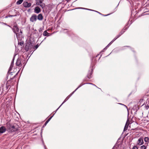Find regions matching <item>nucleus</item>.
<instances>
[{"mask_svg":"<svg viewBox=\"0 0 149 149\" xmlns=\"http://www.w3.org/2000/svg\"><path fill=\"white\" fill-rule=\"evenodd\" d=\"M143 138H139L137 141L135 146H134L132 149H146L147 147L145 145H143L140 147V146L143 144Z\"/></svg>","mask_w":149,"mask_h":149,"instance_id":"obj_1","label":"nucleus"},{"mask_svg":"<svg viewBox=\"0 0 149 149\" xmlns=\"http://www.w3.org/2000/svg\"><path fill=\"white\" fill-rule=\"evenodd\" d=\"M7 130L9 132H13L17 131V127L16 126L12 125L10 124H7Z\"/></svg>","mask_w":149,"mask_h":149,"instance_id":"obj_2","label":"nucleus"},{"mask_svg":"<svg viewBox=\"0 0 149 149\" xmlns=\"http://www.w3.org/2000/svg\"><path fill=\"white\" fill-rule=\"evenodd\" d=\"M33 45L30 42H27L26 44L25 47V49L26 51L29 50H32L33 49Z\"/></svg>","mask_w":149,"mask_h":149,"instance_id":"obj_3","label":"nucleus"},{"mask_svg":"<svg viewBox=\"0 0 149 149\" xmlns=\"http://www.w3.org/2000/svg\"><path fill=\"white\" fill-rule=\"evenodd\" d=\"M37 20V16L35 14H33L30 18V21L33 22H36Z\"/></svg>","mask_w":149,"mask_h":149,"instance_id":"obj_4","label":"nucleus"},{"mask_svg":"<svg viewBox=\"0 0 149 149\" xmlns=\"http://www.w3.org/2000/svg\"><path fill=\"white\" fill-rule=\"evenodd\" d=\"M22 32L21 30H20V32L19 33H16L17 38L18 40H21V38L22 37Z\"/></svg>","mask_w":149,"mask_h":149,"instance_id":"obj_5","label":"nucleus"},{"mask_svg":"<svg viewBox=\"0 0 149 149\" xmlns=\"http://www.w3.org/2000/svg\"><path fill=\"white\" fill-rule=\"evenodd\" d=\"M13 30L14 32L15 33H17V32L19 31V29L17 27V24H15L13 28Z\"/></svg>","mask_w":149,"mask_h":149,"instance_id":"obj_6","label":"nucleus"},{"mask_svg":"<svg viewBox=\"0 0 149 149\" xmlns=\"http://www.w3.org/2000/svg\"><path fill=\"white\" fill-rule=\"evenodd\" d=\"M23 5L24 7L29 8L31 6V3H28L27 1H25L24 2Z\"/></svg>","mask_w":149,"mask_h":149,"instance_id":"obj_7","label":"nucleus"},{"mask_svg":"<svg viewBox=\"0 0 149 149\" xmlns=\"http://www.w3.org/2000/svg\"><path fill=\"white\" fill-rule=\"evenodd\" d=\"M121 35L119 33V34L112 41H111V42L107 45V46L106 47V48L107 47H108L109 45H111L115 40L117 39L118 38H119Z\"/></svg>","mask_w":149,"mask_h":149,"instance_id":"obj_8","label":"nucleus"},{"mask_svg":"<svg viewBox=\"0 0 149 149\" xmlns=\"http://www.w3.org/2000/svg\"><path fill=\"white\" fill-rule=\"evenodd\" d=\"M41 12V9L38 6L36 7L34 9V12L38 14Z\"/></svg>","mask_w":149,"mask_h":149,"instance_id":"obj_9","label":"nucleus"},{"mask_svg":"<svg viewBox=\"0 0 149 149\" xmlns=\"http://www.w3.org/2000/svg\"><path fill=\"white\" fill-rule=\"evenodd\" d=\"M6 130V129L4 126H1L0 127V134L5 132Z\"/></svg>","mask_w":149,"mask_h":149,"instance_id":"obj_10","label":"nucleus"},{"mask_svg":"<svg viewBox=\"0 0 149 149\" xmlns=\"http://www.w3.org/2000/svg\"><path fill=\"white\" fill-rule=\"evenodd\" d=\"M43 19V16L41 14H39L37 16V19L40 21H42Z\"/></svg>","mask_w":149,"mask_h":149,"instance_id":"obj_11","label":"nucleus"},{"mask_svg":"<svg viewBox=\"0 0 149 149\" xmlns=\"http://www.w3.org/2000/svg\"><path fill=\"white\" fill-rule=\"evenodd\" d=\"M144 140L146 143V144L148 145L149 143V138L148 137H145L144 138Z\"/></svg>","mask_w":149,"mask_h":149,"instance_id":"obj_12","label":"nucleus"},{"mask_svg":"<svg viewBox=\"0 0 149 149\" xmlns=\"http://www.w3.org/2000/svg\"><path fill=\"white\" fill-rule=\"evenodd\" d=\"M69 98V97H67L64 100L63 102L62 103V104H61V105L59 106V107L56 110V111L55 112V113L56 112L57 110L58 109L61 107V106L65 102H66Z\"/></svg>","mask_w":149,"mask_h":149,"instance_id":"obj_13","label":"nucleus"},{"mask_svg":"<svg viewBox=\"0 0 149 149\" xmlns=\"http://www.w3.org/2000/svg\"><path fill=\"white\" fill-rule=\"evenodd\" d=\"M21 64L20 60L19 59H18L17 60L16 65L17 66H19Z\"/></svg>","mask_w":149,"mask_h":149,"instance_id":"obj_14","label":"nucleus"},{"mask_svg":"<svg viewBox=\"0 0 149 149\" xmlns=\"http://www.w3.org/2000/svg\"><path fill=\"white\" fill-rule=\"evenodd\" d=\"M49 33H48L47 31H45L43 33V35L44 36H48Z\"/></svg>","mask_w":149,"mask_h":149,"instance_id":"obj_15","label":"nucleus"},{"mask_svg":"<svg viewBox=\"0 0 149 149\" xmlns=\"http://www.w3.org/2000/svg\"><path fill=\"white\" fill-rule=\"evenodd\" d=\"M127 29L126 28L124 27L122 30V31L119 34L121 35H122L125 31V30Z\"/></svg>","mask_w":149,"mask_h":149,"instance_id":"obj_16","label":"nucleus"},{"mask_svg":"<svg viewBox=\"0 0 149 149\" xmlns=\"http://www.w3.org/2000/svg\"><path fill=\"white\" fill-rule=\"evenodd\" d=\"M23 0H19L16 3L17 5L20 4L23 1Z\"/></svg>","mask_w":149,"mask_h":149,"instance_id":"obj_17","label":"nucleus"},{"mask_svg":"<svg viewBox=\"0 0 149 149\" xmlns=\"http://www.w3.org/2000/svg\"><path fill=\"white\" fill-rule=\"evenodd\" d=\"M128 125L126 123V124L125 125V127H124V131H125L127 129V128H128Z\"/></svg>","mask_w":149,"mask_h":149,"instance_id":"obj_18","label":"nucleus"},{"mask_svg":"<svg viewBox=\"0 0 149 149\" xmlns=\"http://www.w3.org/2000/svg\"><path fill=\"white\" fill-rule=\"evenodd\" d=\"M14 57L13 58V60L12 61L11 63V65H10V66H11V67H13V64H14Z\"/></svg>","mask_w":149,"mask_h":149,"instance_id":"obj_19","label":"nucleus"},{"mask_svg":"<svg viewBox=\"0 0 149 149\" xmlns=\"http://www.w3.org/2000/svg\"><path fill=\"white\" fill-rule=\"evenodd\" d=\"M81 86V85H80L75 90L73 91L70 94H71V95H72Z\"/></svg>","mask_w":149,"mask_h":149,"instance_id":"obj_20","label":"nucleus"},{"mask_svg":"<svg viewBox=\"0 0 149 149\" xmlns=\"http://www.w3.org/2000/svg\"><path fill=\"white\" fill-rule=\"evenodd\" d=\"M40 6L42 7V8H43L45 7V5L44 3H42L41 4H40Z\"/></svg>","mask_w":149,"mask_h":149,"instance_id":"obj_21","label":"nucleus"},{"mask_svg":"<svg viewBox=\"0 0 149 149\" xmlns=\"http://www.w3.org/2000/svg\"><path fill=\"white\" fill-rule=\"evenodd\" d=\"M39 46L38 45H37L36 46H35L34 47L33 46V49H34V50H35Z\"/></svg>","mask_w":149,"mask_h":149,"instance_id":"obj_22","label":"nucleus"},{"mask_svg":"<svg viewBox=\"0 0 149 149\" xmlns=\"http://www.w3.org/2000/svg\"><path fill=\"white\" fill-rule=\"evenodd\" d=\"M42 3V1H41L40 0V1H39V2H37L36 3V4H37L38 5H40V4H41Z\"/></svg>","mask_w":149,"mask_h":149,"instance_id":"obj_23","label":"nucleus"},{"mask_svg":"<svg viewBox=\"0 0 149 149\" xmlns=\"http://www.w3.org/2000/svg\"><path fill=\"white\" fill-rule=\"evenodd\" d=\"M9 86L7 85V84H6L5 86H3V88H6V90H7Z\"/></svg>","mask_w":149,"mask_h":149,"instance_id":"obj_24","label":"nucleus"},{"mask_svg":"<svg viewBox=\"0 0 149 149\" xmlns=\"http://www.w3.org/2000/svg\"><path fill=\"white\" fill-rule=\"evenodd\" d=\"M49 120H47L45 122V123L44 126H43V127H44L45 126H46V125L47 124V123H48L49 122Z\"/></svg>","mask_w":149,"mask_h":149,"instance_id":"obj_25","label":"nucleus"},{"mask_svg":"<svg viewBox=\"0 0 149 149\" xmlns=\"http://www.w3.org/2000/svg\"><path fill=\"white\" fill-rule=\"evenodd\" d=\"M18 44L20 45L21 46H22L23 44V42H20L18 43Z\"/></svg>","mask_w":149,"mask_h":149,"instance_id":"obj_26","label":"nucleus"},{"mask_svg":"<svg viewBox=\"0 0 149 149\" xmlns=\"http://www.w3.org/2000/svg\"><path fill=\"white\" fill-rule=\"evenodd\" d=\"M13 67H11V66H10V67L9 69V70H8V72H9V71H11V70Z\"/></svg>","mask_w":149,"mask_h":149,"instance_id":"obj_27","label":"nucleus"},{"mask_svg":"<svg viewBox=\"0 0 149 149\" xmlns=\"http://www.w3.org/2000/svg\"><path fill=\"white\" fill-rule=\"evenodd\" d=\"M112 149H117V147L116 146H114Z\"/></svg>","mask_w":149,"mask_h":149,"instance_id":"obj_28","label":"nucleus"},{"mask_svg":"<svg viewBox=\"0 0 149 149\" xmlns=\"http://www.w3.org/2000/svg\"><path fill=\"white\" fill-rule=\"evenodd\" d=\"M53 115L51 117H50L48 120H49V121H50V120H51V119L52 118V117L53 116Z\"/></svg>","mask_w":149,"mask_h":149,"instance_id":"obj_29","label":"nucleus"},{"mask_svg":"<svg viewBox=\"0 0 149 149\" xmlns=\"http://www.w3.org/2000/svg\"><path fill=\"white\" fill-rule=\"evenodd\" d=\"M119 104H120L122 105H124V106H125V107H127H127L126 105H124V104H121V103H119Z\"/></svg>","mask_w":149,"mask_h":149,"instance_id":"obj_30","label":"nucleus"},{"mask_svg":"<svg viewBox=\"0 0 149 149\" xmlns=\"http://www.w3.org/2000/svg\"><path fill=\"white\" fill-rule=\"evenodd\" d=\"M149 108V106H146V109H148Z\"/></svg>","mask_w":149,"mask_h":149,"instance_id":"obj_31","label":"nucleus"},{"mask_svg":"<svg viewBox=\"0 0 149 149\" xmlns=\"http://www.w3.org/2000/svg\"><path fill=\"white\" fill-rule=\"evenodd\" d=\"M14 15H10L8 16L9 17H11L14 16Z\"/></svg>","mask_w":149,"mask_h":149,"instance_id":"obj_32","label":"nucleus"},{"mask_svg":"<svg viewBox=\"0 0 149 149\" xmlns=\"http://www.w3.org/2000/svg\"><path fill=\"white\" fill-rule=\"evenodd\" d=\"M88 77L89 79H90L91 78V76H88Z\"/></svg>","mask_w":149,"mask_h":149,"instance_id":"obj_33","label":"nucleus"},{"mask_svg":"<svg viewBox=\"0 0 149 149\" xmlns=\"http://www.w3.org/2000/svg\"><path fill=\"white\" fill-rule=\"evenodd\" d=\"M77 8V9H84V8Z\"/></svg>","mask_w":149,"mask_h":149,"instance_id":"obj_34","label":"nucleus"},{"mask_svg":"<svg viewBox=\"0 0 149 149\" xmlns=\"http://www.w3.org/2000/svg\"><path fill=\"white\" fill-rule=\"evenodd\" d=\"M8 17H9L8 16H6L5 17V18H8Z\"/></svg>","mask_w":149,"mask_h":149,"instance_id":"obj_35","label":"nucleus"},{"mask_svg":"<svg viewBox=\"0 0 149 149\" xmlns=\"http://www.w3.org/2000/svg\"><path fill=\"white\" fill-rule=\"evenodd\" d=\"M104 15V16H107V15Z\"/></svg>","mask_w":149,"mask_h":149,"instance_id":"obj_36","label":"nucleus"},{"mask_svg":"<svg viewBox=\"0 0 149 149\" xmlns=\"http://www.w3.org/2000/svg\"><path fill=\"white\" fill-rule=\"evenodd\" d=\"M72 95H71V94H70V95H69V96H70V97H71V96Z\"/></svg>","mask_w":149,"mask_h":149,"instance_id":"obj_37","label":"nucleus"},{"mask_svg":"<svg viewBox=\"0 0 149 149\" xmlns=\"http://www.w3.org/2000/svg\"><path fill=\"white\" fill-rule=\"evenodd\" d=\"M68 97H69V98L70 97V96H69V95Z\"/></svg>","mask_w":149,"mask_h":149,"instance_id":"obj_38","label":"nucleus"},{"mask_svg":"<svg viewBox=\"0 0 149 149\" xmlns=\"http://www.w3.org/2000/svg\"><path fill=\"white\" fill-rule=\"evenodd\" d=\"M70 0H67V1H70Z\"/></svg>","mask_w":149,"mask_h":149,"instance_id":"obj_39","label":"nucleus"},{"mask_svg":"<svg viewBox=\"0 0 149 149\" xmlns=\"http://www.w3.org/2000/svg\"><path fill=\"white\" fill-rule=\"evenodd\" d=\"M98 13H100V14H101L100 13H99V12H97Z\"/></svg>","mask_w":149,"mask_h":149,"instance_id":"obj_40","label":"nucleus"}]
</instances>
